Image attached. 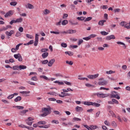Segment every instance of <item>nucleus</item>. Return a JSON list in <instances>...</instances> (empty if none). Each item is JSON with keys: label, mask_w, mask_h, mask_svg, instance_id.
<instances>
[{"label": "nucleus", "mask_w": 130, "mask_h": 130, "mask_svg": "<svg viewBox=\"0 0 130 130\" xmlns=\"http://www.w3.org/2000/svg\"><path fill=\"white\" fill-rule=\"evenodd\" d=\"M42 56L43 58H46L48 56V52H44L42 54Z\"/></svg>", "instance_id": "obj_17"}, {"label": "nucleus", "mask_w": 130, "mask_h": 130, "mask_svg": "<svg viewBox=\"0 0 130 130\" xmlns=\"http://www.w3.org/2000/svg\"><path fill=\"white\" fill-rule=\"evenodd\" d=\"M26 37L27 38H28V39H33V36L29 34H26Z\"/></svg>", "instance_id": "obj_43"}, {"label": "nucleus", "mask_w": 130, "mask_h": 130, "mask_svg": "<svg viewBox=\"0 0 130 130\" xmlns=\"http://www.w3.org/2000/svg\"><path fill=\"white\" fill-rule=\"evenodd\" d=\"M69 23H70V25H71L72 26H76V25H77L78 24V22H73L72 21H69Z\"/></svg>", "instance_id": "obj_16"}, {"label": "nucleus", "mask_w": 130, "mask_h": 130, "mask_svg": "<svg viewBox=\"0 0 130 130\" xmlns=\"http://www.w3.org/2000/svg\"><path fill=\"white\" fill-rule=\"evenodd\" d=\"M120 25L121 26H122V27H123V26H125V25H126V22H124V21H122L120 22Z\"/></svg>", "instance_id": "obj_47"}, {"label": "nucleus", "mask_w": 130, "mask_h": 130, "mask_svg": "<svg viewBox=\"0 0 130 130\" xmlns=\"http://www.w3.org/2000/svg\"><path fill=\"white\" fill-rule=\"evenodd\" d=\"M98 77H99V74L92 75V80H94V79H96V78H98Z\"/></svg>", "instance_id": "obj_42"}, {"label": "nucleus", "mask_w": 130, "mask_h": 130, "mask_svg": "<svg viewBox=\"0 0 130 130\" xmlns=\"http://www.w3.org/2000/svg\"><path fill=\"white\" fill-rule=\"evenodd\" d=\"M83 40H86V41H88L89 40H90V36L87 37H85L83 38Z\"/></svg>", "instance_id": "obj_50"}, {"label": "nucleus", "mask_w": 130, "mask_h": 130, "mask_svg": "<svg viewBox=\"0 0 130 130\" xmlns=\"http://www.w3.org/2000/svg\"><path fill=\"white\" fill-rule=\"evenodd\" d=\"M83 42H84V41H83V40H82V39H80L78 41V45H81V44H82V43H83Z\"/></svg>", "instance_id": "obj_60"}, {"label": "nucleus", "mask_w": 130, "mask_h": 130, "mask_svg": "<svg viewBox=\"0 0 130 130\" xmlns=\"http://www.w3.org/2000/svg\"><path fill=\"white\" fill-rule=\"evenodd\" d=\"M16 23H22L23 22V18H17L16 20Z\"/></svg>", "instance_id": "obj_22"}, {"label": "nucleus", "mask_w": 130, "mask_h": 130, "mask_svg": "<svg viewBox=\"0 0 130 130\" xmlns=\"http://www.w3.org/2000/svg\"><path fill=\"white\" fill-rule=\"evenodd\" d=\"M117 43L118 44H120V45H123V48L124 49H126V45H125V44H124V43L121 42H117Z\"/></svg>", "instance_id": "obj_11"}, {"label": "nucleus", "mask_w": 130, "mask_h": 130, "mask_svg": "<svg viewBox=\"0 0 130 130\" xmlns=\"http://www.w3.org/2000/svg\"><path fill=\"white\" fill-rule=\"evenodd\" d=\"M62 91L64 93H66L67 92H69V91H71V92H73V90L71 88H67V89H63Z\"/></svg>", "instance_id": "obj_24"}, {"label": "nucleus", "mask_w": 130, "mask_h": 130, "mask_svg": "<svg viewBox=\"0 0 130 130\" xmlns=\"http://www.w3.org/2000/svg\"><path fill=\"white\" fill-rule=\"evenodd\" d=\"M85 86H86V87H92L93 88H95V85H93L90 84H89V83H86V84H85Z\"/></svg>", "instance_id": "obj_38"}, {"label": "nucleus", "mask_w": 130, "mask_h": 130, "mask_svg": "<svg viewBox=\"0 0 130 130\" xmlns=\"http://www.w3.org/2000/svg\"><path fill=\"white\" fill-rule=\"evenodd\" d=\"M15 108H18V109H21V110H23V109H24V107L20 106H15Z\"/></svg>", "instance_id": "obj_39"}, {"label": "nucleus", "mask_w": 130, "mask_h": 130, "mask_svg": "<svg viewBox=\"0 0 130 130\" xmlns=\"http://www.w3.org/2000/svg\"><path fill=\"white\" fill-rule=\"evenodd\" d=\"M30 93V91H20V94H29Z\"/></svg>", "instance_id": "obj_52"}, {"label": "nucleus", "mask_w": 130, "mask_h": 130, "mask_svg": "<svg viewBox=\"0 0 130 130\" xmlns=\"http://www.w3.org/2000/svg\"><path fill=\"white\" fill-rule=\"evenodd\" d=\"M33 43H34V40H31L29 42L24 44V45H31V44H33Z\"/></svg>", "instance_id": "obj_19"}, {"label": "nucleus", "mask_w": 130, "mask_h": 130, "mask_svg": "<svg viewBox=\"0 0 130 130\" xmlns=\"http://www.w3.org/2000/svg\"><path fill=\"white\" fill-rule=\"evenodd\" d=\"M39 124H45L46 123V121H40L38 122Z\"/></svg>", "instance_id": "obj_53"}, {"label": "nucleus", "mask_w": 130, "mask_h": 130, "mask_svg": "<svg viewBox=\"0 0 130 130\" xmlns=\"http://www.w3.org/2000/svg\"><path fill=\"white\" fill-rule=\"evenodd\" d=\"M112 101L113 103H116V104H118V101L114 99H112Z\"/></svg>", "instance_id": "obj_59"}, {"label": "nucleus", "mask_w": 130, "mask_h": 130, "mask_svg": "<svg viewBox=\"0 0 130 130\" xmlns=\"http://www.w3.org/2000/svg\"><path fill=\"white\" fill-rule=\"evenodd\" d=\"M53 113L55 114V115H61V114L58 111H53Z\"/></svg>", "instance_id": "obj_28"}, {"label": "nucleus", "mask_w": 130, "mask_h": 130, "mask_svg": "<svg viewBox=\"0 0 130 130\" xmlns=\"http://www.w3.org/2000/svg\"><path fill=\"white\" fill-rule=\"evenodd\" d=\"M73 121H81V119L77 117L73 118Z\"/></svg>", "instance_id": "obj_40"}, {"label": "nucleus", "mask_w": 130, "mask_h": 130, "mask_svg": "<svg viewBox=\"0 0 130 130\" xmlns=\"http://www.w3.org/2000/svg\"><path fill=\"white\" fill-rule=\"evenodd\" d=\"M114 72L112 71V70H110L109 71H106V74H113Z\"/></svg>", "instance_id": "obj_62"}, {"label": "nucleus", "mask_w": 130, "mask_h": 130, "mask_svg": "<svg viewBox=\"0 0 130 130\" xmlns=\"http://www.w3.org/2000/svg\"><path fill=\"white\" fill-rule=\"evenodd\" d=\"M14 15V11L10 10L8 11V12L6 13V14L5 15V18H9V17H12Z\"/></svg>", "instance_id": "obj_5"}, {"label": "nucleus", "mask_w": 130, "mask_h": 130, "mask_svg": "<svg viewBox=\"0 0 130 130\" xmlns=\"http://www.w3.org/2000/svg\"><path fill=\"white\" fill-rule=\"evenodd\" d=\"M64 84L68 85V86H72V83L69 81H64Z\"/></svg>", "instance_id": "obj_51"}, {"label": "nucleus", "mask_w": 130, "mask_h": 130, "mask_svg": "<svg viewBox=\"0 0 130 130\" xmlns=\"http://www.w3.org/2000/svg\"><path fill=\"white\" fill-rule=\"evenodd\" d=\"M25 69H27V66L24 65L19 66V70H20V71L21 70H25Z\"/></svg>", "instance_id": "obj_20"}, {"label": "nucleus", "mask_w": 130, "mask_h": 130, "mask_svg": "<svg viewBox=\"0 0 130 130\" xmlns=\"http://www.w3.org/2000/svg\"><path fill=\"white\" fill-rule=\"evenodd\" d=\"M98 24H99L100 26H103V25H104V23H103V21L100 20V21L99 22Z\"/></svg>", "instance_id": "obj_56"}, {"label": "nucleus", "mask_w": 130, "mask_h": 130, "mask_svg": "<svg viewBox=\"0 0 130 130\" xmlns=\"http://www.w3.org/2000/svg\"><path fill=\"white\" fill-rule=\"evenodd\" d=\"M28 111H29V110H24L20 112L19 113H20V115H24L26 114V113L28 112Z\"/></svg>", "instance_id": "obj_14"}, {"label": "nucleus", "mask_w": 130, "mask_h": 130, "mask_svg": "<svg viewBox=\"0 0 130 130\" xmlns=\"http://www.w3.org/2000/svg\"><path fill=\"white\" fill-rule=\"evenodd\" d=\"M92 103H93V102H85L84 103V104H85V105H88V106L92 105Z\"/></svg>", "instance_id": "obj_35"}, {"label": "nucleus", "mask_w": 130, "mask_h": 130, "mask_svg": "<svg viewBox=\"0 0 130 130\" xmlns=\"http://www.w3.org/2000/svg\"><path fill=\"white\" fill-rule=\"evenodd\" d=\"M18 126L19 127H22V128H24V127H25V128H27V129H30V130L34 129L33 127H31V128L30 129L29 128V126H27L23 124L19 125Z\"/></svg>", "instance_id": "obj_9"}, {"label": "nucleus", "mask_w": 130, "mask_h": 130, "mask_svg": "<svg viewBox=\"0 0 130 130\" xmlns=\"http://www.w3.org/2000/svg\"><path fill=\"white\" fill-rule=\"evenodd\" d=\"M75 109L77 112H80V111H83V108L79 106L76 107Z\"/></svg>", "instance_id": "obj_12"}, {"label": "nucleus", "mask_w": 130, "mask_h": 130, "mask_svg": "<svg viewBox=\"0 0 130 130\" xmlns=\"http://www.w3.org/2000/svg\"><path fill=\"white\" fill-rule=\"evenodd\" d=\"M51 122L52 123H55L56 124H58L59 123V122L56 120H53Z\"/></svg>", "instance_id": "obj_46"}, {"label": "nucleus", "mask_w": 130, "mask_h": 130, "mask_svg": "<svg viewBox=\"0 0 130 130\" xmlns=\"http://www.w3.org/2000/svg\"><path fill=\"white\" fill-rule=\"evenodd\" d=\"M104 123H105V124H106V125H108V126H110V123L109 122H108V121L105 120L104 121Z\"/></svg>", "instance_id": "obj_48"}, {"label": "nucleus", "mask_w": 130, "mask_h": 130, "mask_svg": "<svg viewBox=\"0 0 130 130\" xmlns=\"http://www.w3.org/2000/svg\"><path fill=\"white\" fill-rule=\"evenodd\" d=\"M6 30H7V26H3L0 28V32H2V31H6Z\"/></svg>", "instance_id": "obj_37"}, {"label": "nucleus", "mask_w": 130, "mask_h": 130, "mask_svg": "<svg viewBox=\"0 0 130 130\" xmlns=\"http://www.w3.org/2000/svg\"><path fill=\"white\" fill-rule=\"evenodd\" d=\"M12 98H14V95L12 94H10L9 95L7 98L8 99H12Z\"/></svg>", "instance_id": "obj_63"}, {"label": "nucleus", "mask_w": 130, "mask_h": 130, "mask_svg": "<svg viewBox=\"0 0 130 130\" xmlns=\"http://www.w3.org/2000/svg\"><path fill=\"white\" fill-rule=\"evenodd\" d=\"M77 20H79V21H85V19H86V17H77Z\"/></svg>", "instance_id": "obj_30"}, {"label": "nucleus", "mask_w": 130, "mask_h": 130, "mask_svg": "<svg viewBox=\"0 0 130 130\" xmlns=\"http://www.w3.org/2000/svg\"><path fill=\"white\" fill-rule=\"evenodd\" d=\"M92 18L91 17H88L84 19V22H89V21H91Z\"/></svg>", "instance_id": "obj_27"}, {"label": "nucleus", "mask_w": 130, "mask_h": 130, "mask_svg": "<svg viewBox=\"0 0 130 130\" xmlns=\"http://www.w3.org/2000/svg\"><path fill=\"white\" fill-rule=\"evenodd\" d=\"M61 46H62V47H64V48H66V47H67L68 44H67V43H62L61 44Z\"/></svg>", "instance_id": "obj_45"}, {"label": "nucleus", "mask_w": 130, "mask_h": 130, "mask_svg": "<svg viewBox=\"0 0 130 130\" xmlns=\"http://www.w3.org/2000/svg\"><path fill=\"white\" fill-rule=\"evenodd\" d=\"M49 101H56V99L53 98H49L48 99Z\"/></svg>", "instance_id": "obj_55"}, {"label": "nucleus", "mask_w": 130, "mask_h": 130, "mask_svg": "<svg viewBox=\"0 0 130 130\" xmlns=\"http://www.w3.org/2000/svg\"><path fill=\"white\" fill-rule=\"evenodd\" d=\"M41 111L43 114L41 115V116L45 117V116H47V115H49L51 113V108L49 107L48 108H43Z\"/></svg>", "instance_id": "obj_1"}, {"label": "nucleus", "mask_w": 130, "mask_h": 130, "mask_svg": "<svg viewBox=\"0 0 130 130\" xmlns=\"http://www.w3.org/2000/svg\"><path fill=\"white\" fill-rule=\"evenodd\" d=\"M114 13H119L120 12V9L119 8H117L115 10H114Z\"/></svg>", "instance_id": "obj_58"}, {"label": "nucleus", "mask_w": 130, "mask_h": 130, "mask_svg": "<svg viewBox=\"0 0 130 130\" xmlns=\"http://www.w3.org/2000/svg\"><path fill=\"white\" fill-rule=\"evenodd\" d=\"M10 6H13L14 7H15V6H17V2H13L10 3Z\"/></svg>", "instance_id": "obj_49"}, {"label": "nucleus", "mask_w": 130, "mask_h": 130, "mask_svg": "<svg viewBox=\"0 0 130 130\" xmlns=\"http://www.w3.org/2000/svg\"><path fill=\"white\" fill-rule=\"evenodd\" d=\"M40 78H43V79H44L45 80H48V78L45 75L41 76Z\"/></svg>", "instance_id": "obj_61"}, {"label": "nucleus", "mask_w": 130, "mask_h": 130, "mask_svg": "<svg viewBox=\"0 0 130 130\" xmlns=\"http://www.w3.org/2000/svg\"><path fill=\"white\" fill-rule=\"evenodd\" d=\"M47 94L48 95H53V96H56L57 95V93L55 92H48Z\"/></svg>", "instance_id": "obj_29"}, {"label": "nucleus", "mask_w": 130, "mask_h": 130, "mask_svg": "<svg viewBox=\"0 0 130 130\" xmlns=\"http://www.w3.org/2000/svg\"><path fill=\"white\" fill-rule=\"evenodd\" d=\"M112 125L114 127H116V126H117V124H116V122H115V121H112Z\"/></svg>", "instance_id": "obj_41"}, {"label": "nucleus", "mask_w": 130, "mask_h": 130, "mask_svg": "<svg viewBox=\"0 0 130 130\" xmlns=\"http://www.w3.org/2000/svg\"><path fill=\"white\" fill-rule=\"evenodd\" d=\"M65 54H68V55H69V56H73V55H74V53H73L71 51H66V52H65Z\"/></svg>", "instance_id": "obj_18"}, {"label": "nucleus", "mask_w": 130, "mask_h": 130, "mask_svg": "<svg viewBox=\"0 0 130 130\" xmlns=\"http://www.w3.org/2000/svg\"><path fill=\"white\" fill-rule=\"evenodd\" d=\"M16 23H17L16 21V20H11V21L9 22V24H10V25H13V24Z\"/></svg>", "instance_id": "obj_57"}, {"label": "nucleus", "mask_w": 130, "mask_h": 130, "mask_svg": "<svg viewBox=\"0 0 130 130\" xmlns=\"http://www.w3.org/2000/svg\"><path fill=\"white\" fill-rule=\"evenodd\" d=\"M66 62L67 64H69L70 66H73V64H74V62L72 61H69V60H67Z\"/></svg>", "instance_id": "obj_32"}, {"label": "nucleus", "mask_w": 130, "mask_h": 130, "mask_svg": "<svg viewBox=\"0 0 130 130\" xmlns=\"http://www.w3.org/2000/svg\"><path fill=\"white\" fill-rule=\"evenodd\" d=\"M100 104H98L97 103H92V106H95V107H100Z\"/></svg>", "instance_id": "obj_31"}, {"label": "nucleus", "mask_w": 130, "mask_h": 130, "mask_svg": "<svg viewBox=\"0 0 130 130\" xmlns=\"http://www.w3.org/2000/svg\"><path fill=\"white\" fill-rule=\"evenodd\" d=\"M55 84H58V85H64L63 82H59V81H55L54 82Z\"/></svg>", "instance_id": "obj_34"}, {"label": "nucleus", "mask_w": 130, "mask_h": 130, "mask_svg": "<svg viewBox=\"0 0 130 130\" xmlns=\"http://www.w3.org/2000/svg\"><path fill=\"white\" fill-rule=\"evenodd\" d=\"M14 33H15V31L14 30H10V32L9 31H6L5 34L7 36H12V35H13V34H14Z\"/></svg>", "instance_id": "obj_10"}, {"label": "nucleus", "mask_w": 130, "mask_h": 130, "mask_svg": "<svg viewBox=\"0 0 130 130\" xmlns=\"http://www.w3.org/2000/svg\"><path fill=\"white\" fill-rule=\"evenodd\" d=\"M47 50H48V49H42L41 50V52H46V51H47Z\"/></svg>", "instance_id": "obj_64"}, {"label": "nucleus", "mask_w": 130, "mask_h": 130, "mask_svg": "<svg viewBox=\"0 0 130 130\" xmlns=\"http://www.w3.org/2000/svg\"><path fill=\"white\" fill-rule=\"evenodd\" d=\"M26 123L28 124V125H32L33 122H29L28 120H25Z\"/></svg>", "instance_id": "obj_44"}, {"label": "nucleus", "mask_w": 130, "mask_h": 130, "mask_svg": "<svg viewBox=\"0 0 130 130\" xmlns=\"http://www.w3.org/2000/svg\"><path fill=\"white\" fill-rule=\"evenodd\" d=\"M44 15H48V14H50V11L48 10V9H45L44 12Z\"/></svg>", "instance_id": "obj_33"}, {"label": "nucleus", "mask_w": 130, "mask_h": 130, "mask_svg": "<svg viewBox=\"0 0 130 130\" xmlns=\"http://www.w3.org/2000/svg\"><path fill=\"white\" fill-rule=\"evenodd\" d=\"M41 62L42 64H47V63H48V60H42Z\"/></svg>", "instance_id": "obj_26"}, {"label": "nucleus", "mask_w": 130, "mask_h": 130, "mask_svg": "<svg viewBox=\"0 0 130 130\" xmlns=\"http://www.w3.org/2000/svg\"><path fill=\"white\" fill-rule=\"evenodd\" d=\"M68 23H69V21H68V20L65 19L64 20L62 21V25L63 26H64L66 25H67V24H68Z\"/></svg>", "instance_id": "obj_23"}, {"label": "nucleus", "mask_w": 130, "mask_h": 130, "mask_svg": "<svg viewBox=\"0 0 130 130\" xmlns=\"http://www.w3.org/2000/svg\"><path fill=\"white\" fill-rule=\"evenodd\" d=\"M21 100L22 97H21L20 96H18L14 99L15 102H18V101H21Z\"/></svg>", "instance_id": "obj_15"}, {"label": "nucleus", "mask_w": 130, "mask_h": 130, "mask_svg": "<svg viewBox=\"0 0 130 130\" xmlns=\"http://www.w3.org/2000/svg\"><path fill=\"white\" fill-rule=\"evenodd\" d=\"M55 62V59H52L48 62V67H52V64Z\"/></svg>", "instance_id": "obj_7"}, {"label": "nucleus", "mask_w": 130, "mask_h": 130, "mask_svg": "<svg viewBox=\"0 0 130 130\" xmlns=\"http://www.w3.org/2000/svg\"><path fill=\"white\" fill-rule=\"evenodd\" d=\"M101 34H102L103 36H106V35H108L109 33L105 31H101Z\"/></svg>", "instance_id": "obj_25"}, {"label": "nucleus", "mask_w": 130, "mask_h": 130, "mask_svg": "<svg viewBox=\"0 0 130 130\" xmlns=\"http://www.w3.org/2000/svg\"><path fill=\"white\" fill-rule=\"evenodd\" d=\"M26 8H28V9H34V6L32 5V4H28L27 5H25Z\"/></svg>", "instance_id": "obj_13"}, {"label": "nucleus", "mask_w": 130, "mask_h": 130, "mask_svg": "<svg viewBox=\"0 0 130 130\" xmlns=\"http://www.w3.org/2000/svg\"><path fill=\"white\" fill-rule=\"evenodd\" d=\"M58 96L59 97H61V98H63V97H66V96H71V94H69V93H65V94H64V95H61L60 94H59Z\"/></svg>", "instance_id": "obj_21"}, {"label": "nucleus", "mask_w": 130, "mask_h": 130, "mask_svg": "<svg viewBox=\"0 0 130 130\" xmlns=\"http://www.w3.org/2000/svg\"><path fill=\"white\" fill-rule=\"evenodd\" d=\"M111 39H115V36H114V35H112L109 36H107L106 38V40H107V41L111 40Z\"/></svg>", "instance_id": "obj_8"}, {"label": "nucleus", "mask_w": 130, "mask_h": 130, "mask_svg": "<svg viewBox=\"0 0 130 130\" xmlns=\"http://www.w3.org/2000/svg\"><path fill=\"white\" fill-rule=\"evenodd\" d=\"M50 33H51L52 34H56V35H58V34H59V32L54 31H51Z\"/></svg>", "instance_id": "obj_54"}, {"label": "nucleus", "mask_w": 130, "mask_h": 130, "mask_svg": "<svg viewBox=\"0 0 130 130\" xmlns=\"http://www.w3.org/2000/svg\"><path fill=\"white\" fill-rule=\"evenodd\" d=\"M14 57H15L16 59H18L19 61H23V58L20 53L14 54Z\"/></svg>", "instance_id": "obj_4"}, {"label": "nucleus", "mask_w": 130, "mask_h": 130, "mask_svg": "<svg viewBox=\"0 0 130 130\" xmlns=\"http://www.w3.org/2000/svg\"><path fill=\"white\" fill-rule=\"evenodd\" d=\"M12 69L14 70H17V71L19 70V69H20L19 66H13Z\"/></svg>", "instance_id": "obj_36"}, {"label": "nucleus", "mask_w": 130, "mask_h": 130, "mask_svg": "<svg viewBox=\"0 0 130 130\" xmlns=\"http://www.w3.org/2000/svg\"><path fill=\"white\" fill-rule=\"evenodd\" d=\"M95 95H97L98 97H99V98H106V97H108V96H109V94L106 93H95Z\"/></svg>", "instance_id": "obj_3"}, {"label": "nucleus", "mask_w": 130, "mask_h": 130, "mask_svg": "<svg viewBox=\"0 0 130 130\" xmlns=\"http://www.w3.org/2000/svg\"><path fill=\"white\" fill-rule=\"evenodd\" d=\"M99 81L98 84L100 86H105L108 84V82L104 80V78L99 79Z\"/></svg>", "instance_id": "obj_2"}, {"label": "nucleus", "mask_w": 130, "mask_h": 130, "mask_svg": "<svg viewBox=\"0 0 130 130\" xmlns=\"http://www.w3.org/2000/svg\"><path fill=\"white\" fill-rule=\"evenodd\" d=\"M39 41V35L36 34V37H35V41L34 42V46H37L38 45Z\"/></svg>", "instance_id": "obj_6"}]
</instances>
